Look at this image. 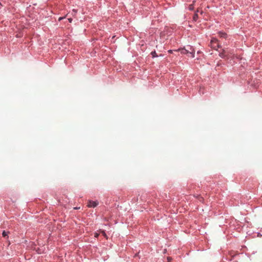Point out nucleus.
Segmentation results:
<instances>
[{
	"label": "nucleus",
	"instance_id": "obj_7",
	"mask_svg": "<svg viewBox=\"0 0 262 262\" xmlns=\"http://www.w3.org/2000/svg\"><path fill=\"white\" fill-rule=\"evenodd\" d=\"M8 233H9L8 232H6L5 231H4L3 232V233H2L3 237H8Z\"/></svg>",
	"mask_w": 262,
	"mask_h": 262
},
{
	"label": "nucleus",
	"instance_id": "obj_13",
	"mask_svg": "<svg viewBox=\"0 0 262 262\" xmlns=\"http://www.w3.org/2000/svg\"><path fill=\"white\" fill-rule=\"evenodd\" d=\"M171 258L170 257H167V260H168V262H170V260H171Z\"/></svg>",
	"mask_w": 262,
	"mask_h": 262
},
{
	"label": "nucleus",
	"instance_id": "obj_16",
	"mask_svg": "<svg viewBox=\"0 0 262 262\" xmlns=\"http://www.w3.org/2000/svg\"><path fill=\"white\" fill-rule=\"evenodd\" d=\"M168 52L169 53H171L172 52V50H170L168 51Z\"/></svg>",
	"mask_w": 262,
	"mask_h": 262
},
{
	"label": "nucleus",
	"instance_id": "obj_15",
	"mask_svg": "<svg viewBox=\"0 0 262 262\" xmlns=\"http://www.w3.org/2000/svg\"><path fill=\"white\" fill-rule=\"evenodd\" d=\"M62 19H63V17H59V19H58V20L59 21H60L61 20H62Z\"/></svg>",
	"mask_w": 262,
	"mask_h": 262
},
{
	"label": "nucleus",
	"instance_id": "obj_11",
	"mask_svg": "<svg viewBox=\"0 0 262 262\" xmlns=\"http://www.w3.org/2000/svg\"><path fill=\"white\" fill-rule=\"evenodd\" d=\"M76 13H77V10H75V9H73V12H72V15L73 16H75L76 15Z\"/></svg>",
	"mask_w": 262,
	"mask_h": 262
},
{
	"label": "nucleus",
	"instance_id": "obj_1",
	"mask_svg": "<svg viewBox=\"0 0 262 262\" xmlns=\"http://www.w3.org/2000/svg\"><path fill=\"white\" fill-rule=\"evenodd\" d=\"M189 49L190 50H191V51H189V50L188 49H179V51H181V53L182 54H190L191 55V57H194V51L193 49H192L191 47L189 46Z\"/></svg>",
	"mask_w": 262,
	"mask_h": 262
},
{
	"label": "nucleus",
	"instance_id": "obj_9",
	"mask_svg": "<svg viewBox=\"0 0 262 262\" xmlns=\"http://www.w3.org/2000/svg\"><path fill=\"white\" fill-rule=\"evenodd\" d=\"M100 232L102 234V235H103L104 237H105L106 238H107V235H106V234L105 232H104V231H103V230H101V231H100Z\"/></svg>",
	"mask_w": 262,
	"mask_h": 262
},
{
	"label": "nucleus",
	"instance_id": "obj_14",
	"mask_svg": "<svg viewBox=\"0 0 262 262\" xmlns=\"http://www.w3.org/2000/svg\"><path fill=\"white\" fill-rule=\"evenodd\" d=\"M68 20H69V21L70 23H71V22H72V19L71 18H68Z\"/></svg>",
	"mask_w": 262,
	"mask_h": 262
},
{
	"label": "nucleus",
	"instance_id": "obj_3",
	"mask_svg": "<svg viewBox=\"0 0 262 262\" xmlns=\"http://www.w3.org/2000/svg\"><path fill=\"white\" fill-rule=\"evenodd\" d=\"M98 203L95 201H90L88 203V206L89 207H95Z\"/></svg>",
	"mask_w": 262,
	"mask_h": 262
},
{
	"label": "nucleus",
	"instance_id": "obj_5",
	"mask_svg": "<svg viewBox=\"0 0 262 262\" xmlns=\"http://www.w3.org/2000/svg\"><path fill=\"white\" fill-rule=\"evenodd\" d=\"M195 1H193V4H191V5H190L189 6V9L190 10H193V9H194V6H193V4L194 3H195Z\"/></svg>",
	"mask_w": 262,
	"mask_h": 262
},
{
	"label": "nucleus",
	"instance_id": "obj_8",
	"mask_svg": "<svg viewBox=\"0 0 262 262\" xmlns=\"http://www.w3.org/2000/svg\"><path fill=\"white\" fill-rule=\"evenodd\" d=\"M220 56L222 58H224L225 57V51H224L223 52L220 54Z\"/></svg>",
	"mask_w": 262,
	"mask_h": 262
},
{
	"label": "nucleus",
	"instance_id": "obj_6",
	"mask_svg": "<svg viewBox=\"0 0 262 262\" xmlns=\"http://www.w3.org/2000/svg\"><path fill=\"white\" fill-rule=\"evenodd\" d=\"M151 55H152V57L153 58H154V57H157V56H158V55H157V53H156V51H152V52H151Z\"/></svg>",
	"mask_w": 262,
	"mask_h": 262
},
{
	"label": "nucleus",
	"instance_id": "obj_12",
	"mask_svg": "<svg viewBox=\"0 0 262 262\" xmlns=\"http://www.w3.org/2000/svg\"><path fill=\"white\" fill-rule=\"evenodd\" d=\"M94 236H95V237H98V236H99V233H95Z\"/></svg>",
	"mask_w": 262,
	"mask_h": 262
},
{
	"label": "nucleus",
	"instance_id": "obj_10",
	"mask_svg": "<svg viewBox=\"0 0 262 262\" xmlns=\"http://www.w3.org/2000/svg\"><path fill=\"white\" fill-rule=\"evenodd\" d=\"M198 18V14L196 13L194 15V16H193V19L196 21L197 18Z\"/></svg>",
	"mask_w": 262,
	"mask_h": 262
},
{
	"label": "nucleus",
	"instance_id": "obj_4",
	"mask_svg": "<svg viewBox=\"0 0 262 262\" xmlns=\"http://www.w3.org/2000/svg\"><path fill=\"white\" fill-rule=\"evenodd\" d=\"M219 35L221 37L225 38L226 37L227 34L223 32H219Z\"/></svg>",
	"mask_w": 262,
	"mask_h": 262
},
{
	"label": "nucleus",
	"instance_id": "obj_2",
	"mask_svg": "<svg viewBox=\"0 0 262 262\" xmlns=\"http://www.w3.org/2000/svg\"><path fill=\"white\" fill-rule=\"evenodd\" d=\"M210 46L212 48L217 50L220 47L218 43V40L216 38H212L210 41Z\"/></svg>",
	"mask_w": 262,
	"mask_h": 262
}]
</instances>
